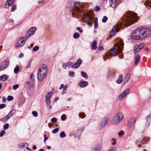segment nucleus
I'll return each instance as SVG.
<instances>
[{
	"label": "nucleus",
	"mask_w": 151,
	"mask_h": 151,
	"mask_svg": "<svg viewBox=\"0 0 151 151\" xmlns=\"http://www.w3.org/2000/svg\"><path fill=\"white\" fill-rule=\"evenodd\" d=\"M140 35L144 38L147 37L151 35V27H141L134 30L132 35V37L134 40L141 39Z\"/></svg>",
	"instance_id": "obj_1"
},
{
	"label": "nucleus",
	"mask_w": 151,
	"mask_h": 151,
	"mask_svg": "<svg viewBox=\"0 0 151 151\" xmlns=\"http://www.w3.org/2000/svg\"><path fill=\"white\" fill-rule=\"evenodd\" d=\"M123 22L121 24L122 26L127 27L131 25L134 22L137 20V14L134 12H130L126 13L124 15Z\"/></svg>",
	"instance_id": "obj_2"
},
{
	"label": "nucleus",
	"mask_w": 151,
	"mask_h": 151,
	"mask_svg": "<svg viewBox=\"0 0 151 151\" xmlns=\"http://www.w3.org/2000/svg\"><path fill=\"white\" fill-rule=\"evenodd\" d=\"M47 71L46 65L42 64L38 70L37 79L39 81H41L44 79L47 74Z\"/></svg>",
	"instance_id": "obj_3"
},
{
	"label": "nucleus",
	"mask_w": 151,
	"mask_h": 151,
	"mask_svg": "<svg viewBox=\"0 0 151 151\" xmlns=\"http://www.w3.org/2000/svg\"><path fill=\"white\" fill-rule=\"evenodd\" d=\"M124 44L122 40H119L118 42H117L116 45L115 47H113L110 52L111 55L113 56L117 54V51L121 52L123 48Z\"/></svg>",
	"instance_id": "obj_4"
},
{
	"label": "nucleus",
	"mask_w": 151,
	"mask_h": 151,
	"mask_svg": "<svg viewBox=\"0 0 151 151\" xmlns=\"http://www.w3.org/2000/svg\"><path fill=\"white\" fill-rule=\"evenodd\" d=\"M124 114L122 112L117 113L113 118L111 122L113 124H117L119 123L123 119Z\"/></svg>",
	"instance_id": "obj_5"
},
{
	"label": "nucleus",
	"mask_w": 151,
	"mask_h": 151,
	"mask_svg": "<svg viewBox=\"0 0 151 151\" xmlns=\"http://www.w3.org/2000/svg\"><path fill=\"white\" fill-rule=\"evenodd\" d=\"M110 118L108 117L104 118L99 124V126L101 128H104L110 122Z\"/></svg>",
	"instance_id": "obj_6"
},
{
	"label": "nucleus",
	"mask_w": 151,
	"mask_h": 151,
	"mask_svg": "<svg viewBox=\"0 0 151 151\" xmlns=\"http://www.w3.org/2000/svg\"><path fill=\"white\" fill-rule=\"evenodd\" d=\"M129 89L127 88L125 89L124 91L122 92L119 96L118 99L119 100H121L126 96L129 92Z\"/></svg>",
	"instance_id": "obj_7"
},
{
	"label": "nucleus",
	"mask_w": 151,
	"mask_h": 151,
	"mask_svg": "<svg viewBox=\"0 0 151 151\" xmlns=\"http://www.w3.org/2000/svg\"><path fill=\"white\" fill-rule=\"evenodd\" d=\"M145 44L144 43H141L139 45H136L134 48V52L136 53L138 52L144 46Z\"/></svg>",
	"instance_id": "obj_8"
},
{
	"label": "nucleus",
	"mask_w": 151,
	"mask_h": 151,
	"mask_svg": "<svg viewBox=\"0 0 151 151\" xmlns=\"http://www.w3.org/2000/svg\"><path fill=\"white\" fill-rule=\"evenodd\" d=\"M121 27V26L119 25H118V26H115L113 28L110 32L111 35L112 36H114L116 33L119 31Z\"/></svg>",
	"instance_id": "obj_9"
},
{
	"label": "nucleus",
	"mask_w": 151,
	"mask_h": 151,
	"mask_svg": "<svg viewBox=\"0 0 151 151\" xmlns=\"http://www.w3.org/2000/svg\"><path fill=\"white\" fill-rule=\"evenodd\" d=\"M24 37H20L18 42L17 43L16 46L17 47H21L23 46L25 44V41L24 40Z\"/></svg>",
	"instance_id": "obj_10"
},
{
	"label": "nucleus",
	"mask_w": 151,
	"mask_h": 151,
	"mask_svg": "<svg viewBox=\"0 0 151 151\" xmlns=\"http://www.w3.org/2000/svg\"><path fill=\"white\" fill-rule=\"evenodd\" d=\"M36 31L35 28L34 27H32L28 30V33L26 35V37L27 38H29L33 34H34Z\"/></svg>",
	"instance_id": "obj_11"
},
{
	"label": "nucleus",
	"mask_w": 151,
	"mask_h": 151,
	"mask_svg": "<svg viewBox=\"0 0 151 151\" xmlns=\"http://www.w3.org/2000/svg\"><path fill=\"white\" fill-rule=\"evenodd\" d=\"M80 3V2L77 1L75 2L74 4V6L73 8V10L74 11H76V12H78V14H79V13H81V12H82L80 10L79 7L77 6V5H79Z\"/></svg>",
	"instance_id": "obj_12"
},
{
	"label": "nucleus",
	"mask_w": 151,
	"mask_h": 151,
	"mask_svg": "<svg viewBox=\"0 0 151 151\" xmlns=\"http://www.w3.org/2000/svg\"><path fill=\"white\" fill-rule=\"evenodd\" d=\"M136 119L135 118H132L128 121L127 126L129 127H131L134 125L136 122Z\"/></svg>",
	"instance_id": "obj_13"
},
{
	"label": "nucleus",
	"mask_w": 151,
	"mask_h": 151,
	"mask_svg": "<svg viewBox=\"0 0 151 151\" xmlns=\"http://www.w3.org/2000/svg\"><path fill=\"white\" fill-rule=\"evenodd\" d=\"M52 96V93L50 92H48L45 96V101L47 105L50 104V99Z\"/></svg>",
	"instance_id": "obj_14"
},
{
	"label": "nucleus",
	"mask_w": 151,
	"mask_h": 151,
	"mask_svg": "<svg viewBox=\"0 0 151 151\" xmlns=\"http://www.w3.org/2000/svg\"><path fill=\"white\" fill-rule=\"evenodd\" d=\"M9 64V63L7 61H6L4 62L0 66V70H4L8 67Z\"/></svg>",
	"instance_id": "obj_15"
},
{
	"label": "nucleus",
	"mask_w": 151,
	"mask_h": 151,
	"mask_svg": "<svg viewBox=\"0 0 151 151\" xmlns=\"http://www.w3.org/2000/svg\"><path fill=\"white\" fill-rule=\"evenodd\" d=\"M110 6L112 8H114L117 5V2L116 0H109Z\"/></svg>",
	"instance_id": "obj_16"
},
{
	"label": "nucleus",
	"mask_w": 151,
	"mask_h": 151,
	"mask_svg": "<svg viewBox=\"0 0 151 151\" xmlns=\"http://www.w3.org/2000/svg\"><path fill=\"white\" fill-rule=\"evenodd\" d=\"M14 0H7L5 3V7L8 8L9 6L12 5L14 3Z\"/></svg>",
	"instance_id": "obj_17"
},
{
	"label": "nucleus",
	"mask_w": 151,
	"mask_h": 151,
	"mask_svg": "<svg viewBox=\"0 0 151 151\" xmlns=\"http://www.w3.org/2000/svg\"><path fill=\"white\" fill-rule=\"evenodd\" d=\"M88 83L87 81H81L79 83V85L81 87H84L88 85Z\"/></svg>",
	"instance_id": "obj_18"
},
{
	"label": "nucleus",
	"mask_w": 151,
	"mask_h": 151,
	"mask_svg": "<svg viewBox=\"0 0 151 151\" xmlns=\"http://www.w3.org/2000/svg\"><path fill=\"white\" fill-rule=\"evenodd\" d=\"M140 56L139 55L137 54L136 56L134 58V64L135 65H137L139 63V62L140 61Z\"/></svg>",
	"instance_id": "obj_19"
},
{
	"label": "nucleus",
	"mask_w": 151,
	"mask_h": 151,
	"mask_svg": "<svg viewBox=\"0 0 151 151\" xmlns=\"http://www.w3.org/2000/svg\"><path fill=\"white\" fill-rule=\"evenodd\" d=\"M130 77V74L128 73L125 77L124 79V84L126 83L129 81Z\"/></svg>",
	"instance_id": "obj_20"
},
{
	"label": "nucleus",
	"mask_w": 151,
	"mask_h": 151,
	"mask_svg": "<svg viewBox=\"0 0 151 151\" xmlns=\"http://www.w3.org/2000/svg\"><path fill=\"white\" fill-rule=\"evenodd\" d=\"M123 81V77L122 75L121 74L119 76V78L116 81V82L118 84L121 83Z\"/></svg>",
	"instance_id": "obj_21"
},
{
	"label": "nucleus",
	"mask_w": 151,
	"mask_h": 151,
	"mask_svg": "<svg viewBox=\"0 0 151 151\" xmlns=\"http://www.w3.org/2000/svg\"><path fill=\"white\" fill-rule=\"evenodd\" d=\"M9 114H8L4 116L2 119V121L4 122H6L7 120L11 117L9 116Z\"/></svg>",
	"instance_id": "obj_22"
},
{
	"label": "nucleus",
	"mask_w": 151,
	"mask_h": 151,
	"mask_svg": "<svg viewBox=\"0 0 151 151\" xmlns=\"http://www.w3.org/2000/svg\"><path fill=\"white\" fill-rule=\"evenodd\" d=\"M7 78V76L5 75H3L0 77V80L4 81H6Z\"/></svg>",
	"instance_id": "obj_23"
},
{
	"label": "nucleus",
	"mask_w": 151,
	"mask_h": 151,
	"mask_svg": "<svg viewBox=\"0 0 151 151\" xmlns=\"http://www.w3.org/2000/svg\"><path fill=\"white\" fill-rule=\"evenodd\" d=\"M27 84L29 88L30 89L32 88L34 85L33 82L32 81H28Z\"/></svg>",
	"instance_id": "obj_24"
},
{
	"label": "nucleus",
	"mask_w": 151,
	"mask_h": 151,
	"mask_svg": "<svg viewBox=\"0 0 151 151\" xmlns=\"http://www.w3.org/2000/svg\"><path fill=\"white\" fill-rule=\"evenodd\" d=\"M92 48L93 50H95L96 49L97 46H96V41L94 40L93 42L92 45Z\"/></svg>",
	"instance_id": "obj_25"
},
{
	"label": "nucleus",
	"mask_w": 151,
	"mask_h": 151,
	"mask_svg": "<svg viewBox=\"0 0 151 151\" xmlns=\"http://www.w3.org/2000/svg\"><path fill=\"white\" fill-rule=\"evenodd\" d=\"M16 111L15 109H13L8 114H9V116L11 117L14 115L16 113Z\"/></svg>",
	"instance_id": "obj_26"
},
{
	"label": "nucleus",
	"mask_w": 151,
	"mask_h": 151,
	"mask_svg": "<svg viewBox=\"0 0 151 151\" xmlns=\"http://www.w3.org/2000/svg\"><path fill=\"white\" fill-rule=\"evenodd\" d=\"M101 148V146L100 145H97L95 147V151H99Z\"/></svg>",
	"instance_id": "obj_27"
},
{
	"label": "nucleus",
	"mask_w": 151,
	"mask_h": 151,
	"mask_svg": "<svg viewBox=\"0 0 151 151\" xmlns=\"http://www.w3.org/2000/svg\"><path fill=\"white\" fill-rule=\"evenodd\" d=\"M94 27L95 29H97L98 27V19L97 18L94 19Z\"/></svg>",
	"instance_id": "obj_28"
},
{
	"label": "nucleus",
	"mask_w": 151,
	"mask_h": 151,
	"mask_svg": "<svg viewBox=\"0 0 151 151\" xmlns=\"http://www.w3.org/2000/svg\"><path fill=\"white\" fill-rule=\"evenodd\" d=\"M80 66L79 65L77 64L76 63L73 64L72 67L73 68L76 69L78 68Z\"/></svg>",
	"instance_id": "obj_29"
},
{
	"label": "nucleus",
	"mask_w": 151,
	"mask_h": 151,
	"mask_svg": "<svg viewBox=\"0 0 151 151\" xmlns=\"http://www.w3.org/2000/svg\"><path fill=\"white\" fill-rule=\"evenodd\" d=\"M81 74L82 76L83 77H84L86 78H88V76L86 73L84 72L83 71H81Z\"/></svg>",
	"instance_id": "obj_30"
},
{
	"label": "nucleus",
	"mask_w": 151,
	"mask_h": 151,
	"mask_svg": "<svg viewBox=\"0 0 151 151\" xmlns=\"http://www.w3.org/2000/svg\"><path fill=\"white\" fill-rule=\"evenodd\" d=\"M73 37L75 39H77L79 37V35L78 32H75L73 35Z\"/></svg>",
	"instance_id": "obj_31"
},
{
	"label": "nucleus",
	"mask_w": 151,
	"mask_h": 151,
	"mask_svg": "<svg viewBox=\"0 0 151 151\" xmlns=\"http://www.w3.org/2000/svg\"><path fill=\"white\" fill-rule=\"evenodd\" d=\"M79 116L80 118L83 119L86 116V115L84 113H81L79 114Z\"/></svg>",
	"instance_id": "obj_32"
},
{
	"label": "nucleus",
	"mask_w": 151,
	"mask_h": 151,
	"mask_svg": "<svg viewBox=\"0 0 151 151\" xmlns=\"http://www.w3.org/2000/svg\"><path fill=\"white\" fill-rule=\"evenodd\" d=\"M26 145H28L27 144L26 142H24L19 144V147H20L24 148Z\"/></svg>",
	"instance_id": "obj_33"
},
{
	"label": "nucleus",
	"mask_w": 151,
	"mask_h": 151,
	"mask_svg": "<svg viewBox=\"0 0 151 151\" xmlns=\"http://www.w3.org/2000/svg\"><path fill=\"white\" fill-rule=\"evenodd\" d=\"M84 19L86 22H89L91 20L90 17L88 15H87L86 17H85Z\"/></svg>",
	"instance_id": "obj_34"
},
{
	"label": "nucleus",
	"mask_w": 151,
	"mask_h": 151,
	"mask_svg": "<svg viewBox=\"0 0 151 151\" xmlns=\"http://www.w3.org/2000/svg\"><path fill=\"white\" fill-rule=\"evenodd\" d=\"M19 71V67L17 66L14 69V72L15 73H17Z\"/></svg>",
	"instance_id": "obj_35"
},
{
	"label": "nucleus",
	"mask_w": 151,
	"mask_h": 151,
	"mask_svg": "<svg viewBox=\"0 0 151 151\" xmlns=\"http://www.w3.org/2000/svg\"><path fill=\"white\" fill-rule=\"evenodd\" d=\"M65 136V134L64 132H62L60 134V137L61 138H64Z\"/></svg>",
	"instance_id": "obj_36"
},
{
	"label": "nucleus",
	"mask_w": 151,
	"mask_h": 151,
	"mask_svg": "<svg viewBox=\"0 0 151 151\" xmlns=\"http://www.w3.org/2000/svg\"><path fill=\"white\" fill-rule=\"evenodd\" d=\"M13 99V97L11 96H9L7 98V100L9 101H11Z\"/></svg>",
	"instance_id": "obj_37"
},
{
	"label": "nucleus",
	"mask_w": 151,
	"mask_h": 151,
	"mask_svg": "<svg viewBox=\"0 0 151 151\" xmlns=\"http://www.w3.org/2000/svg\"><path fill=\"white\" fill-rule=\"evenodd\" d=\"M39 49V47L38 46H36L33 48V51L35 52L37 51Z\"/></svg>",
	"instance_id": "obj_38"
},
{
	"label": "nucleus",
	"mask_w": 151,
	"mask_h": 151,
	"mask_svg": "<svg viewBox=\"0 0 151 151\" xmlns=\"http://www.w3.org/2000/svg\"><path fill=\"white\" fill-rule=\"evenodd\" d=\"M107 19V17L106 16H104L102 19V22L104 23H105L106 22Z\"/></svg>",
	"instance_id": "obj_39"
},
{
	"label": "nucleus",
	"mask_w": 151,
	"mask_h": 151,
	"mask_svg": "<svg viewBox=\"0 0 151 151\" xmlns=\"http://www.w3.org/2000/svg\"><path fill=\"white\" fill-rule=\"evenodd\" d=\"M9 125L8 123L5 124L4 126V130L7 129L9 127Z\"/></svg>",
	"instance_id": "obj_40"
},
{
	"label": "nucleus",
	"mask_w": 151,
	"mask_h": 151,
	"mask_svg": "<svg viewBox=\"0 0 151 151\" xmlns=\"http://www.w3.org/2000/svg\"><path fill=\"white\" fill-rule=\"evenodd\" d=\"M32 114L35 117H37L38 116L37 113L35 111H33L32 112Z\"/></svg>",
	"instance_id": "obj_41"
},
{
	"label": "nucleus",
	"mask_w": 151,
	"mask_h": 151,
	"mask_svg": "<svg viewBox=\"0 0 151 151\" xmlns=\"http://www.w3.org/2000/svg\"><path fill=\"white\" fill-rule=\"evenodd\" d=\"M61 120L62 121H64L66 119V116L65 114L62 115L61 117Z\"/></svg>",
	"instance_id": "obj_42"
},
{
	"label": "nucleus",
	"mask_w": 151,
	"mask_h": 151,
	"mask_svg": "<svg viewBox=\"0 0 151 151\" xmlns=\"http://www.w3.org/2000/svg\"><path fill=\"white\" fill-rule=\"evenodd\" d=\"M57 119L56 118H53L51 119V121L53 123H56L57 122Z\"/></svg>",
	"instance_id": "obj_43"
},
{
	"label": "nucleus",
	"mask_w": 151,
	"mask_h": 151,
	"mask_svg": "<svg viewBox=\"0 0 151 151\" xmlns=\"http://www.w3.org/2000/svg\"><path fill=\"white\" fill-rule=\"evenodd\" d=\"M76 63L77 64L79 65L80 66L81 65L82 63V60L80 59H78Z\"/></svg>",
	"instance_id": "obj_44"
},
{
	"label": "nucleus",
	"mask_w": 151,
	"mask_h": 151,
	"mask_svg": "<svg viewBox=\"0 0 151 151\" xmlns=\"http://www.w3.org/2000/svg\"><path fill=\"white\" fill-rule=\"evenodd\" d=\"M17 9L16 5H14L12 7L11 9V11H14Z\"/></svg>",
	"instance_id": "obj_45"
},
{
	"label": "nucleus",
	"mask_w": 151,
	"mask_h": 151,
	"mask_svg": "<svg viewBox=\"0 0 151 151\" xmlns=\"http://www.w3.org/2000/svg\"><path fill=\"white\" fill-rule=\"evenodd\" d=\"M19 87V86L18 84H16L15 85H14L13 86V88L14 90H15L17 89Z\"/></svg>",
	"instance_id": "obj_46"
},
{
	"label": "nucleus",
	"mask_w": 151,
	"mask_h": 151,
	"mask_svg": "<svg viewBox=\"0 0 151 151\" xmlns=\"http://www.w3.org/2000/svg\"><path fill=\"white\" fill-rule=\"evenodd\" d=\"M59 130V129L58 128H56L55 129H53L52 132L53 133H56Z\"/></svg>",
	"instance_id": "obj_47"
},
{
	"label": "nucleus",
	"mask_w": 151,
	"mask_h": 151,
	"mask_svg": "<svg viewBox=\"0 0 151 151\" xmlns=\"http://www.w3.org/2000/svg\"><path fill=\"white\" fill-rule=\"evenodd\" d=\"M69 74L70 76L72 77H74V73L73 71H69Z\"/></svg>",
	"instance_id": "obj_48"
},
{
	"label": "nucleus",
	"mask_w": 151,
	"mask_h": 151,
	"mask_svg": "<svg viewBox=\"0 0 151 151\" xmlns=\"http://www.w3.org/2000/svg\"><path fill=\"white\" fill-rule=\"evenodd\" d=\"M147 121L149 122L151 121V114L147 117Z\"/></svg>",
	"instance_id": "obj_49"
},
{
	"label": "nucleus",
	"mask_w": 151,
	"mask_h": 151,
	"mask_svg": "<svg viewBox=\"0 0 151 151\" xmlns=\"http://www.w3.org/2000/svg\"><path fill=\"white\" fill-rule=\"evenodd\" d=\"M116 148L115 147H113L111 148L109 151H116Z\"/></svg>",
	"instance_id": "obj_50"
},
{
	"label": "nucleus",
	"mask_w": 151,
	"mask_h": 151,
	"mask_svg": "<svg viewBox=\"0 0 151 151\" xmlns=\"http://www.w3.org/2000/svg\"><path fill=\"white\" fill-rule=\"evenodd\" d=\"M119 136L121 137V136L123 135L124 134V132L123 131L121 130L120 132H119L118 133Z\"/></svg>",
	"instance_id": "obj_51"
},
{
	"label": "nucleus",
	"mask_w": 151,
	"mask_h": 151,
	"mask_svg": "<svg viewBox=\"0 0 151 151\" xmlns=\"http://www.w3.org/2000/svg\"><path fill=\"white\" fill-rule=\"evenodd\" d=\"M68 65V66L69 67H72V66L73 65V62H68L67 63Z\"/></svg>",
	"instance_id": "obj_52"
},
{
	"label": "nucleus",
	"mask_w": 151,
	"mask_h": 151,
	"mask_svg": "<svg viewBox=\"0 0 151 151\" xmlns=\"http://www.w3.org/2000/svg\"><path fill=\"white\" fill-rule=\"evenodd\" d=\"M68 65L67 64V63H64L63 65V67L64 68V69H66V68H67V67L68 66Z\"/></svg>",
	"instance_id": "obj_53"
},
{
	"label": "nucleus",
	"mask_w": 151,
	"mask_h": 151,
	"mask_svg": "<svg viewBox=\"0 0 151 151\" xmlns=\"http://www.w3.org/2000/svg\"><path fill=\"white\" fill-rule=\"evenodd\" d=\"M5 131L4 130H2L0 132V137L2 136L5 134Z\"/></svg>",
	"instance_id": "obj_54"
},
{
	"label": "nucleus",
	"mask_w": 151,
	"mask_h": 151,
	"mask_svg": "<svg viewBox=\"0 0 151 151\" xmlns=\"http://www.w3.org/2000/svg\"><path fill=\"white\" fill-rule=\"evenodd\" d=\"M44 142H45V141L46 140H47V139H48V137H46V135L45 134H44Z\"/></svg>",
	"instance_id": "obj_55"
},
{
	"label": "nucleus",
	"mask_w": 151,
	"mask_h": 151,
	"mask_svg": "<svg viewBox=\"0 0 151 151\" xmlns=\"http://www.w3.org/2000/svg\"><path fill=\"white\" fill-rule=\"evenodd\" d=\"M6 106V105L4 104H2L0 105V109H2L4 108Z\"/></svg>",
	"instance_id": "obj_56"
},
{
	"label": "nucleus",
	"mask_w": 151,
	"mask_h": 151,
	"mask_svg": "<svg viewBox=\"0 0 151 151\" xmlns=\"http://www.w3.org/2000/svg\"><path fill=\"white\" fill-rule=\"evenodd\" d=\"M100 10V7L98 6H96L95 9V10L96 11H98Z\"/></svg>",
	"instance_id": "obj_57"
},
{
	"label": "nucleus",
	"mask_w": 151,
	"mask_h": 151,
	"mask_svg": "<svg viewBox=\"0 0 151 151\" xmlns=\"http://www.w3.org/2000/svg\"><path fill=\"white\" fill-rule=\"evenodd\" d=\"M64 85L63 84H61L60 85V86L59 88L60 90L62 88H63L64 87Z\"/></svg>",
	"instance_id": "obj_58"
},
{
	"label": "nucleus",
	"mask_w": 151,
	"mask_h": 151,
	"mask_svg": "<svg viewBox=\"0 0 151 151\" xmlns=\"http://www.w3.org/2000/svg\"><path fill=\"white\" fill-rule=\"evenodd\" d=\"M31 61H30L29 63L28 64V65H27V68H29V67L30 66V65H31Z\"/></svg>",
	"instance_id": "obj_59"
},
{
	"label": "nucleus",
	"mask_w": 151,
	"mask_h": 151,
	"mask_svg": "<svg viewBox=\"0 0 151 151\" xmlns=\"http://www.w3.org/2000/svg\"><path fill=\"white\" fill-rule=\"evenodd\" d=\"M140 143H141V142L139 140H137L136 141V143L137 145H139V144H140Z\"/></svg>",
	"instance_id": "obj_60"
},
{
	"label": "nucleus",
	"mask_w": 151,
	"mask_h": 151,
	"mask_svg": "<svg viewBox=\"0 0 151 151\" xmlns=\"http://www.w3.org/2000/svg\"><path fill=\"white\" fill-rule=\"evenodd\" d=\"M68 87V85H65V86H64L63 89L66 90V89Z\"/></svg>",
	"instance_id": "obj_61"
},
{
	"label": "nucleus",
	"mask_w": 151,
	"mask_h": 151,
	"mask_svg": "<svg viewBox=\"0 0 151 151\" xmlns=\"http://www.w3.org/2000/svg\"><path fill=\"white\" fill-rule=\"evenodd\" d=\"M99 49L100 50H104V47H103L102 46H101L99 47Z\"/></svg>",
	"instance_id": "obj_62"
},
{
	"label": "nucleus",
	"mask_w": 151,
	"mask_h": 151,
	"mask_svg": "<svg viewBox=\"0 0 151 151\" xmlns=\"http://www.w3.org/2000/svg\"><path fill=\"white\" fill-rule=\"evenodd\" d=\"M6 101V99L5 98H3L2 99V101L4 103Z\"/></svg>",
	"instance_id": "obj_63"
},
{
	"label": "nucleus",
	"mask_w": 151,
	"mask_h": 151,
	"mask_svg": "<svg viewBox=\"0 0 151 151\" xmlns=\"http://www.w3.org/2000/svg\"><path fill=\"white\" fill-rule=\"evenodd\" d=\"M43 1L44 0H39L38 3L39 4L42 3L43 2Z\"/></svg>",
	"instance_id": "obj_64"
}]
</instances>
